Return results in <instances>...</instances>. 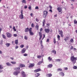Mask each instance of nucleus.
Wrapping results in <instances>:
<instances>
[{
	"mask_svg": "<svg viewBox=\"0 0 77 77\" xmlns=\"http://www.w3.org/2000/svg\"><path fill=\"white\" fill-rule=\"evenodd\" d=\"M24 31L26 33H27L29 32L30 35H34V33L32 32V28H30L29 29V27L26 28L25 29Z\"/></svg>",
	"mask_w": 77,
	"mask_h": 77,
	"instance_id": "f257e3e1",
	"label": "nucleus"
},
{
	"mask_svg": "<svg viewBox=\"0 0 77 77\" xmlns=\"http://www.w3.org/2000/svg\"><path fill=\"white\" fill-rule=\"evenodd\" d=\"M71 60L72 61V62H73V64L75 63L76 62V60H77V59L76 57H74V56H73L71 57Z\"/></svg>",
	"mask_w": 77,
	"mask_h": 77,
	"instance_id": "f03ea898",
	"label": "nucleus"
},
{
	"mask_svg": "<svg viewBox=\"0 0 77 77\" xmlns=\"http://www.w3.org/2000/svg\"><path fill=\"white\" fill-rule=\"evenodd\" d=\"M42 30H43V29L41 28L39 30L40 32H39V40H41L42 38V33L41 32V31H42Z\"/></svg>",
	"mask_w": 77,
	"mask_h": 77,
	"instance_id": "7ed1b4c3",
	"label": "nucleus"
},
{
	"mask_svg": "<svg viewBox=\"0 0 77 77\" xmlns=\"http://www.w3.org/2000/svg\"><path fill=\"white\" fill-rule=\"evenodd\" d=\"M6 36L7 38H10L12 37V34L9 32H7L6 33Z\"/></svg>",
	"mask_w": 77,
	"mask_h": 77,
	"instance_id": "20e7f679",
	"label": "nucleus"
},
{
	"mask_svg": "<svg viewBox=\"0 0 77 77\" xmlns=\"http://www.w3.org/2000/svg\"><path fill=\"white\" fill-rule=\"evenodd\" d=\"M58 32H59V35H60L61 37L62 38L63 37V31L62 30H58Z\"/></svg>",
	"mask_w": 77,
	"mask_h": 77,
	"instance_id": "39448f33",
	"label": "nucleus"
},
{
	"mask_svg": "<svg viewBox=\"0 0 77 77\" xmlns=\"http://www.w3.org/2000/svg\"><path fill=\"white\" fill-rule=\"evenodd\" d=\"M23 10L21 11V14L19 16V18H20V19H23L24 18V16H23Z\"/></svg>",
	"mask_w": 77,
	"mask_h": 77,
	"instance_id": "423d86ee",
	"label": "nucleus"
},
{
	"mask_svg": "<svg viewBox=\"0 0 77 77\" xmlns=\"http://www.w3.org/2000/svg\"><path fill=\"white\" fill-rule=\"evenodd\" d=\"M57 10L59 12H61L60 14H62V8L60 7H59L57 8Z\"/></svg>",
	"mask_w": 77,
	"mask_h": 77,
	"instance_id": "0eeeda50",
	"label": "nucleus"
},
{
	"mask_svg": "<svg viewBox=\"0 0 77 77\" xmlns=\"http://www.w3.org/2000/svg\"><path fill=\"white\" fill-rule=\"evenodd\" d=\"M21 74L23 77H26V75L24 72L22 71L21 72Z\"/></svg>",
	"mask_w": 77,
	"mask_h": 77,
	"instance_id": "6e6552de",
	"label": "nucleus"
},
{
	"mask_svg": "<svg viewBox=\"0 0 77 77\" xmlns=\"http://www.w3.org/2000/svg\"><path fill=\"white\" fill-rule=\"evenodd\" d=\"M35 66V64L34 63H30L29 65V68H32Z\"/></svg>",
	"mask_w": 77,
	"mask_h": 77,
	"instance_id": "1a4fd4ad",
	"label": "nucleus"
},
{
	"mask_svg": "<svg viewBox=\"0 0 77 77\" xmlns=\"http://www.w3.org/2000/svg\"><path fill=\"white\" fill-rule=\"evenodd\" d=\"M19 73H20V72L19 71V72L15 71L13 72V74L15 75H17L18 74H19Z\"/></svg>",
	"mask_w": 77,
	"mask_h": 77,
	"instance_id": "9d476101",
	"label": "nucleus"
},
{
	"mask_svg": "<svg viewBox=\"0 0 77 77\" xmlns=\"http://www.w3.org/2000/svg\"><path fill=\"white\" fill-rule=\"evenodd\" d=\"M26 49L25 48H23L21 51V53L22 54H23V53H24L25 52H26Z\"/></svg>",
	"mask_w": 77,
	"mask_h": 77,
	"instance_id": "9b49d317",
	"label": "nucleus"
},
{
	"mask_svg": "<svg viewBox=\"0 0 77 77\" xmlns=\"http://www.w3.org/2000/svg\"><path fill=\"white\" fill-rule=\"evenodd\" d=\"M41 71V69H38L35 70L34 71V72H39V71Z\"/></svg>",
	"mask_w": 77,
	"mask_h": 77,
	"instance_id": "f8f14e48",
	"label": "nucleus"
},
{
	"mask_svg": "<svg viewBox=\"0 0 77 77\" xmlns=\"http://www.w3.org/2000/svg\"><path fill=\"white\" fill-rule=\"evenodd\" d=\"M45 33H48L49 32H50V29H45Z\"/></svg>",
	"mask_w": 77,
	"mask_h": 77,
	"instance_id": "ddd939ff",
	"label": "nucleus"
},
{
	"mask_svg": "<svg viewBox=\"0 0 77 77\" xmlns=\"http://www.w3.org/2000/svg\"><path fill=\"white\" fill-rule=\"evenodd\" d=\"M35 77H38L40 75V74L39 73H36L35 74Z\"/></svg>",
	"mask_w": 77,
	"mask_h": 77,
	"instance_id": "4468645a",
	"label": "nucleus"
},
{
	"mask_svg": "<svg viewBox=\"0 0 77 77\" xmlns=\"http://www.w3.org/2000/svg\"><path fill=\"white\" fill-rule=\"evenodd\" d=\"M53 66V64H49L48 66V68H51Z\"/></svg>",
	"mask_w": 77,
	"mask_h": 77,
	"instance_id": "2eb2a0df",
	"label": "nucleus"
},
{
	"mask_svg": "<svg viewBox=\"0 0 77 77\" xmlns=\"http://www.w3.org/2000/svg\"><path fill=\"white\" fill-rule=\"evenodd\" d=\"M46 76L48 77H51L52 76V74L51 73L48 74H47Z\"/></svg>",
	"mask_w": 77,
	"mask_h": 77,
	"instance_id": "dca6fc26",
	"label": "nucleus"
},
{
	"mask_svg": "<svg viewBox=\"0 0 77 77\" xmlns=\"http://www.w3.org/2000/svg\"><path fill=\"white\" fill-rule=\"evenodd\" d=\"M43 14L48 15V11H43Z\"/></svg>",
	"mask_w": 77,
	"mask_h": 77,
	"instance_id": "f3484780",
	"label": "nucleus"
},
{
	"mask_svg": "<svg viewBox=\"0 0 77 77\" xmlns=\"http://www.w3.org/2000/svg\"><path fill=\"white\" fill-rule=\"evenodd\" d=\"M48 59L49 62H50V61L52 60V58H51L50 57H49L48 58Z\"/></svg>",
	"mask_w": 77,
	"mask_h": 77,
	"instance_id": "a211bd4d",
	"label": "nucleus"
},
{
	"mask_svg": "<svg viewBox=\"0 0 77 77\" xmlns=\"http://www.w3.org/2000/svg\"><path fill=\"white\" fill-rule=\"evenodd\" d=\"M15 42L16 45L18 44V39L16 40L15 41Z\"/></svg>",
	"mask_w": 77,
	"mask_h": 77,
	"instance_id": "6ab92c4d",
	"label": "nucleus"
},
{
	"mask_svg": "<svg viewBox=\"0 0 77 77\" xmlns=\"http://www.w3.org/2000/svg\"><path fill=\"white\" fill-rule=\"evenodd\" d=\"M10 45H11L10 43H6L5 44V45L7 47H9V46H10Z\"/></svg>",
	"mask_w": 77,
	"mask_h": 77,
	"instance_id": "aec40b11",
	"label": "nucleus"
},
{
	"mask_svg": "<svg viewBox=\"0 0 77 77\" xmlns=\"http://www.w3.org/2000/svg\"><path fill=\"white\" fill-rule=\"evenodd\" d=\"M60 36L59 35H57V38L58 39V41H60Z\"/></svg>",
	"mask_w": 77,
	"mask_h": 77,
	"instance_id": "412c9836",
	"label": "nucleus"
},
{
	"mask_svg": "<svg viewBox=\"0 0 77 77\" xmlns=\"http://www.w3.org/2000/svg\"><path fill=\"white\" fill-rule=\"evenodd\" d=\"M45 19H44L43 20V22H42V23H43L42 26L43 27H44V26H45Z\"/></svg>",
	"mask_w": 77,
	"mask_h": 77,
	"instance_id": "4be33fe9",
	"label": "nucleus"
},
{
	"mask_svg": "<svg viewBox=\"0 0 77 77\" xmlns=\"http://www.w3.org/2000/svg\"><path fill=\"white\" fill-rule=\"evenodd\" d=\"M60 75H62V76H64V75H65V74H64L63 72H60Z\"/></svg>",
	"mask_w": 77,
	"mask_h": 77,
	"instance_id": "5701e85b",
	"label": "nucleus"
},
{
	"mask_svg": "<svg viewBox=\"0 0 77 77\" xmlns=\"http://www.w3.org/2000/svg\"><path fill=\"white\" fill-rule=\"evenodd\" d=\"M51 52L52 53H53L54 54H56V51L55 50H52Z\"/></svg>",
	"mask_w": 77,
	"mask_h": 77,
	"instance_id": "b1692460",
	"label": "nucleus"
},
{
	"mask_svg": "<svg viewBox=\"0 0 77 77\" xmlns=\"http://www.w3.org/2000/svg\"><path fill=\"white\" fill-rule=\"evenodd\" d=\"M19 66H20L21 68H23V67H25V65L23 64H20Z\"/></svg>",
	"mask_w": 77,
	"mask_h": 77,
	"instance_id": "393cba45",
	"label": "nucleus"
},
{
	"mask_svg": "<svg viewBox=\"0 0 77 77\" xmlns=\"http://www.w3.org/2000/svg\"><path fill=\"white\" fill-rule=\"evenodd\" d=\"M35 28L36 30H38L39 29V26L36 25L35 26Z\"/></svg>",
	"mask_w": 77,
	"mask_h": 77,
	"instance_id": "a878e982",
	"label": "nucleus"
},
{
	"mask_svg": "<svg viewBox=\"0 0 77 77\" xmlns=\"http://www.w3.org/2000/svg\"><path fill=\"white\" fill-rule=\"evenodd\" d=\"M21 2L22 3H26V0H23L21 1Z\"/></svg>",
	"mask_w": 77,
	"mask_h": 77,
	"instance_id": "bb28decb",
	"label": "nucleus"
},
{
	"mask_svg": "<svg viewBox=\"0 0 77 77\" xmlns=\"http://www.w3.org/2000/svg\"><path fill=\"white\" fill-rule=\"evenodd\" d=\"M6 64L7 66H11V64L9 63H7Z\"/></svg>",
	"mask_w": 77,
	"mask_h": 77,
	"instance_id": "cd10ccee",
	"label": "nucleus"
},
{
	"mask_svg": "<svg viewBox=\"0 0 77 77\" xmlns=\"http://www.w3.org/2000/svg\"><path fill=\"white\" fill-rule=\"evenodd\" d=\"M3 69V66L2 65L0 64V69Z\"/></svg>",
	"mask_w": 77,
	"mask_h": 77,
	"instance_id": "c85d7f7f",
	"label": "nucleus"
},
{
	"mask_svg": "<svg viewBox=\"0 0 77 77\" xmlns=\"http://www.w3.org/2000/svg\"><path fill=\"white\" fill-rule=\"evenodd\" d=\"M47 15L43 14V17L44 18H46V17H47Z\"/></svg>",
	"mask_w": 77,
	"mask_h": 77,
	"instance_id": "c756f323",
	"label": "nucleus"
},
{
	"mask_svg": "<svg viewBox=\"0 0 77 77\" xmlns=\"http://www.w3.org/2000/svg\"><path fill=\"white\" fill-rule=\"evenodd\" d=\"M42 63V61H39V62H38V63H37V65H41V63Z\"/></svg>",
	"mask_w": 77,
	"mask_h": 77,
	"instance_id": "7c9ffc66",
	"label": "nucleus"
},
{
	"mask_svg": "<svg viewBox=\"0 0 77 77\" xmlns=\"http://www.w3.org/2000/svg\"><path fill=\"white\" fill-rule=\"evenodd\" d=\"M2 36L3 38H4V39H6V36H5L4 34H2Z\"/></svg>",
	"mask_w": 77,
	"mask_h": 77,
	"instance_id": "2f4dec72",
	"label": "nucleus"
},
{
	"mask_svg": "<svg viewBox=\"0 0 77 77\" xmlns=\"http://www.w3.org/2000/svg\"><path fill=\"white\" fill-rule=\"evenodd\" d=\"M74 22L75 24H77V21L75 19L74 20Z\"/></svg>",
	"mask_w": 77,
	"mask_h": 77,
	"instance_id": "473e14b6",
	"label": "nucleus"
},
{
	"mask_svg": "<svg viewBox=\"0 0 77 77\" xmlns=\"http://www.w3.org/2000/svg\"><path fill=\"white\" fill-rule=\"evenodd\" d=\"M11 63H12V64H16V63H17L15 61L11 62Z\"/></svg>",
	"mask_w": 77,
	"mask_h": 77,
	"instance_id": "72a5a7b5",
	"label": "nucleus"
},
{
	"mask_svg": "<svg viewBox=\"0 0 77 77\" xmlns=\"http://www.w3.org/2000/svg\"><path fill=\"white\" fill-rule=\"evenodd\" d=\"M62 71V69L60 68L58 69H57V71Z\"/></svg>",
	"mask_w": 77,
	"mask_h": 77,
	"instance_id": "f704fd0d",
	"label": "nucleus"
},
{
	"mask_svg": "<svg viewBox=\"0 0 77 77\" xmlns=\"http://www.w3.org/2000/svg\"><path fill=\"white\" fill-rule=\"evenodd\" d=\"M41 57H42V56L38 55L37 56V57L38 59H41Z\"/></svg>",
	"mask_w": 77,
	"mask_h": 77,
	"instance_id": "c9c22d12",
	"label": "nucleus"
},
{
	"mask_svg": "<svg viewBox=\"0 0 77 77\" xmlns=\"http://www.w3.org/2000/svg\"><path fill=\"white\" fill-rule=\"evenodd\" d=\"M31 27H32V28H33L34 27H35V25H34V24L33 23H32L31 24Z\"/></svg>",
	"mask_w": 77,
	"mask_h": 77,
	"instance_id": "e433bc0d",
	"label": "nucleus"
},
{
	"mask_svg": "<svg viewBox=\"0 0 77 77\" xmlns=\"http://www.w3.org/2000/svg\"><path fill=\"white\" fill-rule=\"evenodd\" d=\"M54 44H56V38H54V41H53Z\"/></svg>",
	"mask_w": 77,
	"mask_h": 77,
	"instance_id": "4c0bfd02",
	"label": "nucleus"
},
{
	"mask_svg": "<svg viewBox=\"0 0 77 77\" xmlns=\"http://www.w3.org/2000/svg\"><path fill=\"white\" fill-rule=\"evenodd\" d=\"M24 38L25 39H26V40H27L28 39V37L26 36H25L24 37Z\"/></svg>",
	"mask_w": 77,
	"mask_h": 77,
	"instance_id": "58836bf2",
	"label": "nucleus"
},
{
	"mask_svg": "<svg viewBox=\"0 0 77 77\" xmlns=\"http://www.w3.org/2000/svg\"><path fill=\"white\" fill-rule=\"evenodd\" d=\"M13 29H14V31H15V32L17 31V30L15 29V26H14Z\"/></svg>",
	"mask_w": 77,
	"mask_h": 77,
	"instance_id": "ea45409f",
	"label": "nucleus"
},
{
	"mask_svg": "<svg viewBox=\"0 0 77 77\" xmlns=\"http://www.w3.org/2000/svg\"><path fill=\"white\" fill-rule=\"evenodd\" d=\"M24 46L23 45H20V48H23V47H24Z\"/></svg>",
	"mask_w": 77,
	"mask_h": 77,
	"instance_id": "a19ab883",
	"label": "nucleus"
},
{
	"mask_svg": "<svg viewBox=\"0 0 77 77\" xmlns=\"http://www.w3.org/2000/svg\"><path fill=\"white\" fill-rule=\"evenodd\" d=\"M73 69H77V66H74L73 67Z\"/></svg>",
	"mask_w": 77,
	"mask_h": 77,
	"instance_id": "79ce46f5",
	"label": "nucleus"
},
{
	"mask_svg": "<svg viewBox=\"0 0 77 77\" xmlns=\"http://www.w3.org/2000/svg\"><path fill=\"white\" fill-rule=\"evenodd\" d=\"M24 56H28V54H27L25 53L23 54Z\"/></svg>",
	"mask_w": 77,
	"mask_h": 77,
	"instance_id": "37998d69",
	"label": "nucleus"
},
{
	"mask_svg": "<svg viewBox=\"0 0 77 77\" xmlns=\"http://www.w3.org/2000/svg\"><path fill=\"white\" fill-rule=\"evenodd\" d=\"M56 61H57V62H60V60L59 59H56L55 60Z\"/></svg>",
	"mask_w": 77,
	"mask_h": 77,
	"instance_id": "c03bdc74",
	"label": "nucleus"
},
{
	"mask_svg": "<svg viewBox=\"0 0 77 77\" xmlns=\"http://www.w3.org/2000/svg\"><path fill=\"white\" fill-rule=\"evenodd\" d=\"M28 9H29L30 10V11H31V10H32V7L31 6H29L28 7Z\"/></svg>",
	"mask_w": 77,
	"mask_h": 77,
	"instance_id": "a18cd8bd",
	"label": "nucleus"
},
{
	"mask_svg": "<svg viewBox=\"0 0 77 77\" xmlns=\"http://www.w3.org/2000/svg\"><path fill=\"white\" fill-rule=\"evenodd\" d=\"M46 25L48 27H50V23H48L46 24Z\"/></svg>",
	"mask_w": 77,
	"mask_h": 77,
	"instance_id": "49530a36",
	"label": "nucleus"
},
{
	"mask_svg": "<svg viewBox=\"0 0 77 77\" xmlns=\"http://www.w3.org/2000/svg\"><path fill=\"white\" fill-rule=\"evenodd\" d=\"M43 37L42 40H43V39H44V38L45 37V34H43Z\"/></svg>",
	"mask_w": 77,
	"mask_h": 77,
	"instance_id": "de8ad7c7",
	"label": "nucleus"
},
{
	"mask_svg": "<svg viewBox=\"0 0 77 77\" xmlns=\"http://www.w3.org/2000/svg\"><path fill=\"white\" fill-rule=\"evenodd\" d=\"M74 41V40L72 38H71L70 40V42H72Z\"/></svg>",
	"mask_w": 77,
	"mask_h": 77,
	"instance_id": "09e8293b",
	"label": "nucleus"
},
{
	"mask_svg": "<svg viewBox=\"0 0 77 77\" xmlns=\"http://www.w3.org/2000/svg\"><path fill=\"white\" fill-rule=\"evenodd\" d=\"M14 37H17V34H14Z\"/></svg>",
	"mask_w": 77,
	"mask_h": 77,
	"instance_id": "8fccbe9b",
	"label": "nucleus"
},
{
	"mask_svg": "<svg viewBox=\"0 0 77 77\" xmlns=\"http://www.w3.org/2000/svg\"><path fill=\"white\" fill-rule=\"evenodd\" d=\"M35 9H39V7H38V6H36L35 7Z\"/></svg>",
	"mask_w": 77,
	"mask_h": 77,
	"instance_id": "3c124183",
	"label": "nucleus"
},
{
	"mask_svg": "<svg viewBox=\"0 0 77 77\" xmlns=\"http://www.w3.org/2000/svg\"><path fill=\"white\" fill-rule=\"evenodd\" d=\"M73 48H74V47H73V46H71V48H70V50H72V49H73Z\"/></svg>",
	"mask_w": 77,
	"mask_h": 77,
	"instance_id": "603ef678",
	"label": "nucleus"
},
{
	"mask_svg": "<svg viewBox=\"0 0 77 77\" xmlns=\"http://www.w3.org/2000/svg\"><path fill=\"white\" fill-rule=\"evenodd\" d=\"M15 69H18V70H20V67H17V68H16Z\"/></svg>",
	"mask_w": 77,
	"mask_h": 77,
	"instance_id": "864d4df0",
	"label": "nucleus"
},
{
	"mask_svg": "<svg viewBox=\"0 0 77 77\" xmlns=\"http://www.w3.org/2000/svg\"><path fill=\"white\" fill-rule=\"evenodd\" d=\"M49 12H51V13H52L53 12V11H52V10L51 9H50L49 10Z\"/></svg>",
	"mask_w": 77,
	"mask_h": 77,
	"instance_id": "5fc2aeb1",
	"label": "nucleus"
},
{
	"mask_svg": "<svg viewBox=\"0 0 77 77\" xmlns=\"http://www.w3.org/2000/svg\"><path fill=\"white\" fill-rule=\"evenodd\" d=\"M49 7L50 8V9H52V6L51 5H49Z\"/></svg>",
	"mask_w": 77,
	"mask_h": 77,
	"instance_id": "6e6d98bb",
	"label": "nucleus"
},
{
	"mask_svg": "<svg viewBox=\"0 0 77 77\" xmlns=\"http://www.w3.org/2000/svg\"><path fill=\"white\" fill-rule=\"evenodd\" d=\"M18 48V46L16 45L15 47V49H17Z\"/></svg>",
	"mask_w": 77,
	"mask_h": 77,
	"instance_id": "4d7b16f0",
	"label": "nucleus"
},
{
	"mask_svg": "<svg viewBox=\"0 0 77 77\" xmlns=\"http://www.w3.org/2000/svg\"><path fill=\"white\" fill-rule=\"evenodd\" d=\"M35 20L37 22H38V21H39V20L37 18H36Z\"/></svg>",
	"mask_w": 77,
	"mask_h": 77,
	"instance_id": "13d9d810",
	"label": "nucleus"
},
{
	"mask_svg": "<svg viewBox=\"0 0 77 77\" xmlns=\"http://www.w3.org/2000/svg\"><path fill=\"white\" fill-rule=\"evenodd\" d=\"M27 6L26 5H25L24 6V8L25 9H27Z\"/></svg>",
	"mask_w": 77,
	"mask_h": 77,
	"instance_id": "bf43d9fd",
	"label": "nucleus"
},
{
	"mask_svg": "<svg viewBox=\"0 0 77 77\" xmlns=\"http://www.w3.org/2000/svg\"><path fill=\"white\" fill-rule=\"evenodd\" d=\"M3 40H1V44H3Z\"/></svg>",
	"mask_w": 77,
	"mask_h": 77,
	"instance_id": "052dcab7",
	"label": "nucleus"
},
{
	"mask_svg": "<svg viewBox=\"0 0 77 77\" xmlns=\"http://www.w3.org/2000/svg\"><path fill=\"white\" fill-rule=\"evenodd\" d=\"M49 39H47V40H46V42H49Z\"/></svg>",
	"mask_w": 77,
	"mask_h": 77,
	"instance_id": "680f3d73",
	"label": "nucleus"
},
{
	"mask_svg": "<svg viewBox=\"0 0 77 77\" xmlns=\"http://www.w3.org/2000/svg\"><path fill=\"white\" fill-rule=\"evenodd\" d=\"M2 30V28H0V34L1 33V31Z\"/></svg>",
	"mask_w": 77,
	"mask_h": 77,
	"instance_id": "e2e57ef3",
	"label": "nucleus"
},
{
	"mask_svg": "<svg viewBox=\"0 0 77 77\" xmlns=\"http://www.w3.org/2000/svg\"><path fill=\"white\" fill-rule=\"evenodd\" d=\"M42 41L41 40L40 41V44L41 45H42Z\"/></svg>",
	"mask_w": 77,
	"mask_h": 77,
	"instance_id": "0e129e2a",
	"label": "nucleus"
},
{
	"mask_svg": "<svg viewBox=\"0 0 77 77\" xmlns=\"http://www.w3.org/2000/svg\"><path fill=\"white\" fill-rule=\"evenodd\" d=\"M65 69V70H68V68L67 67H65L64 68Z\"/></svg>",
	"mask_w": 77,
	"mask_h": 77,
	"instance_id": "69168bd1",
	"label": "nucleus"
},
{
	"mask_svg": "<svg viewBox=\"0 0 77 77\" xmlns=\"http://www.w3.org/2000/svg\"><path fill=\"white\" fill-rule=\"evenodd\" d=\"M64 40L66 41L68 40V39H67V38H64Z\"/></svg>",
	"mask_w": 77,
	"mask_h": 77,
	"instance_id": "338daca9",
	"label": "nucleus"
},
{
	"mask_svg": "<svg viewBox=\"0 0 77 77\" xmlns=\"http://www.w3.org/2000/svg\"><path fill=\"white\" fill-rule=\"evenodd\" d=\"M3 72V70H0V72Z\"/></svg>",
	"mask_w": 77,
	"mask_h": 77,
	"instance_id": "774afa93",
	"label": "nucleus"
}]
</instances>
